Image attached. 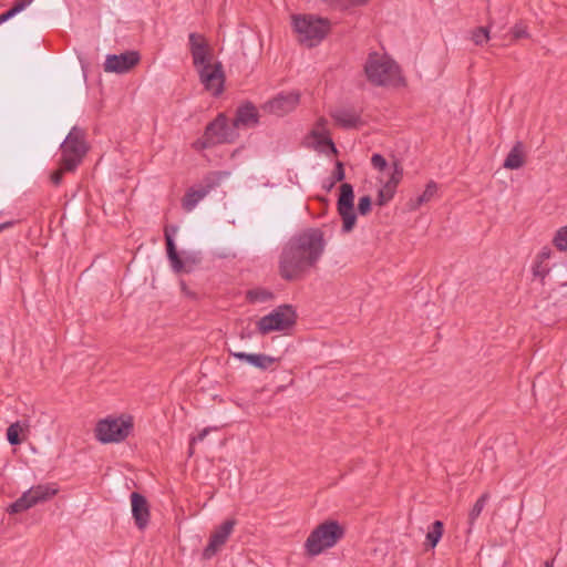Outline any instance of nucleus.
Here are the masks:
<instances>
[{
    "label": "nucleus",
    "mask_w": 567,
    "mask_h": 567,
    "mask_svg": "<svg viewBox=\"0 0 567 567\" xmlns=\"http://www.w3.org/2000/svg\"><path fill=\"white\" fill-rule=\"evenodd\" d=\"M324 249L322 233L310 229L293 238L284 249L279 259V274L285 280L301 279L321 257Z\"/></svg>",
    "instance_id": "f257e3e1"
},
{
    "label": "nucleus",
    "mask_w": 567,
    "mask_h": 567,
    "mask_svg": "<svg viewBox=\"0 0 567 567\" xmlns=\"http://www.w3.org/2000/svg\"><path fill=\"white\" fill-rule=\"evenodd\" d=\"M364 73L368 81L377 86L396 87L405 82L400 66L384 53H370L364 64Z\"/></svg>",
    "instance_id": "f03ea898"
},
{
    "label": "nucleus",
    "mask_w": 567,
    "mask_h": 567,
    "mask_svg": "<svg viewBox=\"0 0 567 567\" xmlns=\"http://www.w3.org/2000/svg\"><path fill=\"white\" fill-rule=\"evenodd\" d=\"M346 534V528L339 522L329 519L317 525L305 542L308 556L316 557L333 548Z\"/></svg>",
    "instance_id": "7ed1b4c3"
},
{
    "label": "nucleus",
    "mask_w": 567,
    "mask_h": 567,
    "mask_svg": "<svg viewBox=\"0 0 567 567\" xmlns=\"http://www.w3.org/2000/svg\"><path fill=\"white\" fill-rule=\"evenodd\" d=\"M134 419L130 414L109 415L96 422L94 436L102 444L124 442L132 433Z\"/></svg>",
    "instance_id": "20e7f679"
},
{
    "label": "nucleus",
    "mask_w": 567,
    "mask_h": 567,
    "mask_svg": "<svg viewBox=\"0 0 567 567\" xmlns=\"http://www.w3.org/2000/svg\"><path fill=\"white\" fill-rule=\"evenodd\" d=\"M292 24L298 41L308 48L320 43L330 30L328 20L312 16H292Z\"/></svg>",
    "instance_id": "39448f33"
},
{
    "label": "nucleus",
    "mask_w": 567,
    "mask_h": 567,
    "mask_svg": "<svg viewBox=\"0 0 567 567\" xmlns=\"http://www.w3.org/2000/svg\"><path fill=\"white\" fill-rule=\"evenodd\" d=\"M59 493L55 483L38 484L25 491L16 502L9 505L10 514L25 512L39 504L52 499Z\"/></svg>",
    "instance_id": "423d86ee"
},
{
    "label": "nucleus",
    "mask_w": 567,
    "mask_h": 567,
    "mask_svg": "<svg viewBox=\"0 0 567 567\" xmlns=\"http://www.w3.org/2000/svg\"><path fill=\"white\" fill-rule=\"evenodd\" d=\"M239 132L231 121L219 114L205 130L203 142L196 143L197 148H205L216 144L233 143Z\"/></svg>",
    "instance_id": "0eeeda50"
},
{
    "label": "nucleus",
    "mask_w": 567,
    "mask_h": 567,
    "mask_svg": "<svg viewBox=\"0 0 567 567\" xmlns=\"http://www.w3.org/2000/svg\"><path fill=\"white\" fill-rule=\"evenodd\" d=\"M296 311L289 305L279 306L272 312L260 318L257 329L261 334L274 331H285L296 323Z\"/></svg>",
    "instance_id": "6e6552de"
},
{
    "label": "nucleus",
    "mask_w": 567,
    "mask_h": 567,
    "mask_svg": "<svg viewBox=\"0 0 567 567\" xmlns=\"http://www.w3.org/2000/svg\"><path fill=\"white\" fill-rule=\"evenodd\" d=\"M61 148L64 168L74 171L87 151L83 132L73 128L65 137Z\"/></svg>",
    "instance_id": "1a4fd4ad"
},
{
    "label": "nucleus",
    "mask_w": 567,
    "mask_h": 567,
    "mask_svg": "<svg viewBox=\"0 0 567 567\" xmlns=\"http://www.w3.org/2000/svg\"><path fill=\"white\" fill-rule=\"evenodd\" d=\"M196 71L206 92L213 96H218L224 92L226 76L221 62H212L197 68Z\"/></svg>",
    "instance_id": "9d476101"
},
{
    "label": "nucleus",
    "mask_w": 567,
    "mask_h": 567,
    "mask_svg": "<svg viewBox=\"0 0 567 567\" xmlns=\"http://www.w3.org/2000/svg\"><path fill=\"white\" fill-rule=\"evenodd\" d=\"M337 210L342 220V231L350 233L355 226L357 215L354 210L353 187L349 183H343L340 186Z\"/></svg>",
    "instance_id": "9b49d317"
},
{
    "label": "nucleus",
    "mask_w": 567,
    "mask_h": 567,
    "mask_svg": "<svg viewBox=\"0 0 567 567\" xmlns=\"http://www.w3.org/2000/svg\"><path fill=\"white\" fill-rule=\"evenodd\" d=\"M403 178V167L400 161L394 159L390 166V173L385 181L380 178V188L377 196V205L382 207L386 205L396 193V188Z\"/></svg>",
    "instance_id": "f8f14e48"
},
{
    "label": "nucleus",
    "mask_w": 567,
    "mask_h": 567,
    "mask_svg": "<svg viewBox=\"0 0 567 567\" xmlns=\"http://www.w3.org/2000/svg\"><path fill=\"white\" fill-rule=\"evenodd\" d=\"M189 50L195 69L216 61L214 58L213 49L203 34H189Z\"/></svg>",
    "instance_id": "ddd939ff"
},
{
    "label": "nucleus",
    "mask_w": 567,
    "mask_h": 567,
    "mask_svg": "<svg viewBox=\"0 0 567 567\" xmlns=\"http://www.w3.org/2000/svg\"><path fill=\"white\" fill-rule=\"evenodd\" d=\"M235 527V520L228 519L220 524L210 535L207 546L203 550V558H213L227 543Z\"/></svg>",
    "instance_id": "4468645a"
},
{
    "label": "nucleus",
    "mask_w": 567,
    "mask_h": 567,
    "mask_svg": "<svg viewBox=\"0 0 567 567\" xmlns=\"http://www.w3.org/2000/svg\"><path fill=\"white\" fill-rule=\"evenodd\" d=\"M140 54L136 51H127L121 54H110L104 62L106 73H126L140 62Z\"/></svg>",
    "instance_id": "2eb2a0df"
},
{
    "label": "nucleus",
    "mask_w": 567,
    "mask_h": 567,
    "mask_svg": "<svg viewBox=\"0 0 567 567\" xmlns=\"http://www.w3.org/2000/svg\"><path fill=\"white\" fill-rule=\"evenodd\" d=\"M131 506L134 522L138 529H145L150 523L151 512L147 499L140 493L131 494Z\"/></svg>",
    "instance_id": "dca6fc26"
},
{
    "label": "nucleus",
    "mask_w": 567,
    "mask_h": 567,
    "mask_svg": "<svg viewBox=\"0 0 567 567\" xmlns=\"http://www.w3.org/2000/svg\"><path fill=\"white\" fill-rule=\"evenodd\" d=\"M309 138L311 140V144L313 147L323 151L324 147H328L332 154H337V148L330 138L329 131L327 128V121L324 118H319L313 128L310 132Z\"/></svg>",
    "instance_id": "f3484780"
},
{
    "label": "nucleus",
    "mask_w": 567,
    "mask_h": 567,
    "mask_svg": "<svg viewBox=\"0 0 567 567\" xmlns=\"http://www.w3.org/2000/svg\"><path fill=\"white\" fill-rule=\"evenodd\" d=\"M299 93L291 92L288 94L278 95L277 97L268 102L267 107L269 112L276 115H284L295 110L299 104Z\"/></svg>",
    "instance_id": "a211bd4d"
},
{
    "label": "nucleus",
    "mask_w": 567,
    "mask_h": 567,
    "mask_svg": "<svg viewBox=\"0 0 567 567\" xmlns=\"http://www.w3.org/2000/svg\"><path fill=\"white\" fill-rule=\"evenodd\" d=\"M553 256V250L549 247H544L534 258L532 264V275L534 279L544 282L550 272L549 261Z\"/></svg>",
    "instance_id": "6ab92c4d"
},
{
    "label": "nucleus",
    "mask_w": 567,
    "mask_h": 567,
    "mask_svg": "<svg viewBox=\"0 0 567 567\" xmlns=\"http://www.w3.org/2000/svg\"><path fill=\"white\" fill-rule=\"evenodd\" d=\"M231 355L260 370H266L276 362L274 357L264 353L231 352Z\"/></svg>",
    "instance_id": "aec40b11"
},
{
    "label": "nucleus",
    "mask_w": 567,
    "mask_h": 567,
    "mask_svg": "<svg viewBox=\"0 0 567 567\" xmlns=\"http://www.w3.org/2000/svg\"><path fill=\"white\" fill-rule=\"evenodd\" d=\"M236 128L252 127L258 122V113L252 105H244L237 110L236 117L231 121Z\"/></svg>",
    "instance_id": "412c9836"
},
{
    "label": "nucleus",
    "mask_w": 567,
    "mask_h": 567,
    "mask_svg": "<svg viewBox=\"0 0 567 567\" xmlns=\"http://www.w3.org/2000/svg\"><path fill=\"white\" fill-rule=\"evenodd\" d=\"M526 154L522 142H516L504 161V168L518 169L524 166Z\"/></svg>",
    "instance_id": "4be33fe9"
},
{
    "label": "nucleus",
    "mask_w": 567,
    "mask_h": 567,
    "mask_svg": "<svg viewBox=\"0 0 567 567\" xmlns=\"http://www.w3.org/2000/svg\"><path fill=\"white\" fill-rule=\"evenodd\" d=\"M437 193V184L435 182H429L425 189L421 195L409 202V207L412 210L419 209L422 205L432 200Z\"/></svg>",
    "instance_id": "5701e85b"
},
{
    "label": "nucleus",
    "mask_w": 567,
    "mask_h": 567,
    "mask_svg": "<svg viewBox=\"0 0 567 567\" xmlns=\"http://www.w3.org/2000/svg\"><path fill=\"white\" fill-rule=\"evenodd\" d=\"M488 499H489L488 493L482 494L477 498V501L474 503L473 507L470 509V512H468V526H470L468 532H471L472 528L474 527L477 518L482 514Z\"/></svg>",
    "instance_id": "b1692460"
},
{
    "label": "nucleus",
    "mask_w": 567,
    "mask_h": 567,
    "mask_svg": "<svg viewBox=\"0 0 567 567\" xmlns=\"http://www.w3.org/2000/svg\"><path fill=\"white\" fill-rule=\"evenodd\" d=\"M443 530L444 526L441 520H435L432 524V529L426 534V542L431 548H434L439 544L440 539L442 538Z\"/></svg>",
    "instance_id": "393cba45"
},
{
    "label": "nucleus",
    "mask_w": 567,
    "mask_h": 567,
    "mask_svg": "<svg viewBox=\"0 0 567 567\" xmlns=\"http://www.w3.org/2000/svg\"><path fill=\"white\" fill-rule=\"evenodd\" d=\"M491 39L488 27H477L471 31V40L475 45L483 47Z\"/></svg>",
    "instance_id": "a878e982"
},
{
    "label": "nucleus",
    "mask_w": 567,
    "mask_h": 567,
    "mask_svg": "<svg viewBox=\"0 0 567 567\" xmlns=\"http://www.w3.org/2000/svg\"><path fill=\"white\" fill-rule=\"evenodd\" d=\"M31 2H32V0H16V3L13 4V7L10 10L0 14V24L8 21L9 19L14 17L22 10H24Z\"/></svg>",
    "instance_id": "bb28decb"
},
{
    "label": "nucleus",
    "mask_w": 567,
    "mask_h": 567,
    "mask_svg": "<svg viewBox=\"0 0 567 567\" xmlns=\"http://www.w3.org/2000/svg\"><path fill=\"white\" fill-rule=\"evenodd\" d=\"M553 245L559 251L567 252V225L556 230L553 237Z\"/></svg>",
    "instance_id": "cd10ccee"
},
{
    "label": "nucleus",
    "mask_w": 567,
    "mask_h": 567,
    "mask_svg": "<svg viewBox=\"0 0 567 567\" xmlns=\"http://www.w3.org/2000/svg\"><path fill=\"white\" fill-rule=\"evenodd\" d=\"M246 298L250 302H265L272 298V293L266 289L257 288L247 291Z\"/></svg>",
    "instance_id": "c85d7f7f"
},
{
    "label": "nucleus",
    "mask_w": 567,
    "mask_h": 567,
    "mask_svg": "<svg viewBox=\"0 0 567 567\" xmlns=\"http://www.w3.org/2000/svg\"><path fill=\"white\" fill-rule=\"evenodd\" d=\"M205 192H189L183 199V207L185 210L190 212L194 207L205 197Z\"/></svg>",
    "instance_id": "c756f323"
},
{
    "label": "nucleus",
    "mask_w": 567,
    "mask_h": 567,
    "mask_svg": "<svg viewBox=\"0 0 567 567\" xmlns=\"http://www.w3.org/2000/svg\"><path fill=\"white\" fill-rule=\"evenodd\" d=\"M22 432H23V426L19 422L12 423L7 429V439H8L9 443L11 445L20 444L22 442V440L20 439L19 435Z\"/></svg>",
    "instance_id": "7c9ffc66"
},
{
    "label": "nucleus",
    "mask_w": 567,
    "mask_h": 567,
    "mask_svg": "<svg viewBox=\"0 0 567 567\" xmlns=\"http://www.w3.org/2000/svg\"><path fill=\"white\" fill-rule=\"evenodd\" d=\"M333 118L346 127L354 126L357 123V117L352 114H348L343 111H338L332 114Z\"/></svg>",
    "instance_id": "2f4dec72"
},
{
    "label": "nucleus",
    "mask_w": 567,
    "mask_h": 567,
    "mask_svg": "<svg viewBox=\"0 0 567 567\" xmlns=\"http://www.w3.org/2000/svg\"><path fill=\"white\" fill-rule=\"evenodd\" d=\"M372 200L369 195L360 197L358 203V212L360 215L365 216L371 212Z\"/></svg>",
    "instance_id": "473e14b6"
},
{
    "label": "nucleus",
    "mask_w": 567,
    "mask_h": 567,
    "mask_svg": "<svg viewBox=\"0 0 567 567\" xmlns=\"http://www.w3.org/2000/svg\"><path fill=\"white\" fill-rule=\"evenodd\" d=\"M511 33H512L514 40L526 39V38L529 37V33L527 31V27L525 24H522V23L515 24L512 28Z\"/></svg>",
    "instance_id": "72a5a7b5"
},
{
    "label": "nucleus",
    "mask_w": 567,
    "mask_h": 567,
    "mask_svg": "<svg viewBox=\"0 0 567 567\" xmlns=\"http://www.w3.org/2000/svg\"><path fill=\"white\" fill-rule=\"evenodd\" d=\"M177 229H178L177 227H172V228H166L165 229V239H166L167 255L168 256L172 255V254L177 252L176 248H175L174 240H173V236H172V233H176Z\"/></svg>",
    "instance_id": "f704fd0d"
},
{
    "label": "nucleus",
    "mask_w": 567,
    "mask_h": 567,
    "mask_svg": "<svg viewBox=\"0 0 567 567\" xmlns=\"http://www.w3.org/2000/svg\"><path fill=\"white\" fill-rule=\"evenodd\" d=\"M371 164L379 172H383L388 167V162L381 154H373Z\"/></svg>",
    "instance_id": "c9c22d12"
},
{
    "label": "nucleus",
    "mask_w": 567,
    "mask_h": 567,
    "mask_svg": "<svg viewBox=\"0 0 567 567\" xmlns=\"http://www.w3.org/2000/svg\"><path fill=\"white\" fill-rule=\"evenodd\" d=\"M65 172H70V171L64 168L63 161L61 159L60 167L51 174V182L54 185H59L61 183L63 174Z\"/></svg>",
    "instance_id": "e433bc0d"
},
{
    "label": "nucleus",
    "mask_w": 567,
    "mask_h": 567,
    "mask_svg": "<svg viewBox=\"0 0 567 567\" xmlns=\"http://www.w3.org/2000/svg\"><path fill=\"white\" fill-rule=\"evenodd\" d=\"M344 176H346V174H344L343 164L340 161H338L336 163V169L333 172V177L337 182H341L344 179Z\"/></svg>",
    "instance_id": "4c0bfd02"
},
{
    "label": "nucleus",
    "mask_w": 567,
    "mask_h": 567,
    "mask_svg": "<svg viewBox=\"0 0 567 567\" xmlns=\"http://www.w3.org/2000/svg\"><path fill=\"white\" fill-rule=\"evenodd\" d=\"M168 258L172 262L173 268L176 271H181L183 268V264H182V260L179 259L177 252L169 255Z\"/></svg>",
    "instance_id": "58836bf2"
},
{
    "label": "nucleus",
    "mask_w": 567,
    "mask_h": 567,
    "mask_svg": "<svg viewBox=\"0 0 567 567\" xmlns=\"http://www.w3.org/2000/svg\"><path fill=\"white\" fill-rule=\"evenodd\" d=\"M209 430L208 429H204L196 437H193L190 440V444L194 445L197 441H203L206 435L208 434Z\"/></svg>",
    "instance_id": "ea45409f"
},
{
    "label": "nucleus",
    "mask_w": 567,
    "mask_h": 567,
    "mask_svg": "<svg viewBox=\"0 0 567 567\" xmlns=\"http://www.w3.org/2000/svg\"><path fill=\"white\" fill-rule=\"evenodd\" d=\"M10 226H12V223H11V221H8V223H4V224H1V225H0V231H1V230H3V229H6V228H8V227H10Z\"/></svg>",
    "instance_id": "a19ab883"
},
{
    "label": "nucleus",
    "mask_w": 567,
    "mask_h": 567,
    "mask_svg": "<svg viewBox=\"0 0 567 567\" xmlns=\"http://www.w3.org/2000/svg\"><path fill=\"white\" fill-rule=\"evenodd\" d=\"M193 446L194 445L190 444V446H189V455H193V453H194V447Z\"/></svg>",
    "instance_id": "79ce46f5"
},
{
    "label": "nucleus",
    "mask_w": 567,
    "mask_h": 567,
    "mask_svg": "<svg viewBox=\"0 0 567 567\" xmlns=\"http://www.w3.org/2000/svg\"><path fill=\"white\" fill-rule=\"evenodd\" d=\"M545 567H553V565H551V564H549V563H546V566H545Z\"/></svg>",
    "instance_id": "37998d69"
}]
</instances>
